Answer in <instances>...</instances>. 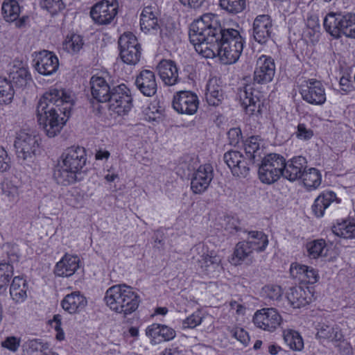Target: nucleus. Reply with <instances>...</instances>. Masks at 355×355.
<instances>
[{
    "mask_svg": "<svg viewBox=\"0 0 355 355\" xmlns=\"http://www.w3.org/2000/svg\"><path fill=\"white\" fill-rule=\"evenodd\" d=\"M213 178L214 169L211 164H206L200 166L192 175L191 190L196 194L204 193L209 188Z\"/></svg>",
    "mask_w": 355,
    "mask_h": 355,
    "instance_id": "obj_13",
    "label": "nucleus"
},
{
    "mask_svg": "<svg viewBox=\"0 0 355 355\" xmlns=\"http://www.w3.org/2000/svg\"><path fill=\"white\" fill-rule=\"evenodd\" d=\"M86 163L87 154L83 147L67 148L60 156L53 177L58 184H72L77 181V175L80 173Z\"/></svg>",
    "mask_w": 355,
    "mask_h": 355,
    "instance_id": "obj_3",
    "label": "nucleus"
},
{
    "mask_svg": "<svg viewBox=\"0 0 355 355\" xmlns=\"http://www.w3.org/2000/svg\"><path fill=\"white\" fill-rule=\"evenodd\" d=\"M205 98L209 105L218 106L224 100L222 87L216 83V80H210L207 85Z\"/></svg>",
    "mask_w": 355,
    "mask_h": 355,
    "instance_id": "obj_35",
    "label": "nucleus"
},
{
    "mask_svg": "<svg viewBox=\"0 0 355 355\" xmlns=\"http://www.w3.org/2000/svg\"><path fill=\"white\" fill-rule=\"evenodd\" d=\"M146 334L155 342L171 340L175 336V331L164 324L153 323L146 329Z\"/></svg>",
    "mask_w": 355,
    "mask_h": 355,
    "instance_id": "obj_31",
    "label": "nucleus"
},
{
    "mask_svg": "<svg viewBox=\"0 0 355 355\" xmlns=\"http://www.w3.org/2000/svg\"><path fill=\"white\" fill-rule=\"evenodd\" d=\"M109 110L118 115L127 114L132 107V97L125 84L114 86L108 96Z\"/></svg>",
    "mask_w": 355,
    "mask_h": 355,
    "instance_id": "obj_8",
    "label": "nucleus"
},
{
    "mask_svg": "<svg viewBox=\"0 0 355 355\" xmlns=\"http://www.w3.org/2000/svg\"><path fill=\"white\" fill-rule=\"evenodd\" d=\"M279 350H281V347L279 346L275 345H270L268 346V352L272 355L277 354Z\"/></svg>",
    "mask_w": 355,
    "mask_h": 355,
    "instance_id": "obj_62",
    "label": "nucleus"
},
{
    "mask_svg": "<svg viewBox=\"0 0 355 355\" xmlns=\"http://www.w3.org/2000/svg\"><path fill=\"white\" fill-rule=\"evenodd\" d=\"M264 295L272 300H278L281 298L283 293L282 288L277 285H266L263 288Z\"/></svg>",
    "mask_w": 355,
    "mask_h": 355,
    "instance_id": "obj_48",
    "label": "nucleus"
},
{
    "mask_svg": "<svg viewBox=\"0 0 355 355\" xmlns=\"http://www.w3.org/2000/svg\"><path fill=\"white\" fill-rule=\"evenodd\" d=\"M4 193L7 196L11 197L12 200H15L18 195L17 189L16 187H12L10 190H4Z\"/></svg>",
    "mask_w": 355,
    "mask_h": 355,
    "instance_id": "obj_60",
    "label": "nucleus"
},
{
    "mask_svg": "<svg viewBox=\"0 0 355 355\" xmlns=\"http://www.w3.org/2000/svg\"><path fill=\"white\" fill-rule=\"evenodd\" d=\"M9 282L10 280L8 279L0 278V293L6 291Z\"/></svg>",
    "mask_w": 355,
    "mask_h": 355,
    "instance_id": "obj_61",
    "label": "nucleus"
},
{
    "mask_svg": "<svg viewBox=\"0 0 355 355\" xmlns=\"http://www.w3.org/2000/svg\"><path fill=\"white\" fill-rule=\"evenodd\" d=\"M221 262V259L214 251L209 250V256L202 261L200 268L205 271H210L218 268Z\"/></svg>",
    "mask_w": 355,
    "mask_h": 355,
    "instance_id": "obj_47",
    "label": "nucleus"
},
{
    "mask_svg": "<svg viewBox=\"0 0 355 355\" xmlns=\"http://www.w3.org/2000/svg\"><path fill=\"white\" fill-rule=\"evenodd\" d=\"M221 9L230 15H237L242 12L247 6L246 0H219Z\"/></svg>",
    "mask_w": 355,
    "mask_h": 355,
    "instance_id": "obj_44",
    "label": "nucleus"
},
{
    "mask_svg": "<svg viewBox=\"0 0 355 355\" xmlns=\"http://www.w3.org/2000/svg\"><path fill=\"white\" fill-rule=\"evenodd\" d=\"M110 155V154L109 151L100 149L96 151V155H95V158L97 160H102L103 159H107L109 158Z\"/></svg>",
    "mask_w": 355,
    "mask_h": 355,
    "instance_id": "obj_59",
    "label": "nucleus"
},
{
    "mask_svg": "<svg viewBox=\"0 0 355 355\" xmlns=\"http://www.w3.org/2000/svg\"><path fill=\"white\" fill-rule=\"evenodd\" d=\"M28 285L25 279L15 277L10 287V295L12 300L17 303H22L27 298Z\"/></svg>",
    "mask_w": 355,
    "mask_h": 355,
    "instance_id": "obj_33",
    "label": "nucleus"
},
{
    "mask_svg": "<svg viewBox=\"0 0 355 355\" xmlns=\"http://www.w3.org/2000/svg\"><path fill=\"white\" fill-rule=\"evenodd\" d=\"M157 69L160 78L166 85L172 86L178 82V69L174 61L162 60L159 62Z\"/></svg>",
    "mask_w": 355,
    "mask_h": 355,
    "instance_id": "obj_25",
    "label": "nucleus"
},
{
    "mask_svg": "<svg viewBox=\"0 0 355 355\" xmlns=\"http://www.w3.org/2000/svg\"><path fill=\"white\" fill-rule=\"evenodd\" d=\"M89 83L93 98L98 102L106 103L112 90L106 80L102 77L93 76Z\"/></svg>",
    "mask_w": 355,
    "mask_h": 355,
    "instance_id": "obj_28",
    "label": "nucleus"
},
{
    "mask_svg": "<svg viewBox=\"0 0 355 355\" xmlns=\"http://www.w3.org/2000/svg\"><path fill=\"white\" fill-rule=\"evenodd\" d=\"M19 340L16 337H8L4 341L2 342V347L12 351L16 352L19 346Z\"/></svg>",
    "mask_w": 355,
    "mask_h": 355,
    "instance_id": "obj_57",
    "label": "nucleus"
},
{
    "mask_svg": "<svg viewBox=\"0 0 355 355\" xmlns=\"http://www.w3.org/2000/svg\"><path fill=\"white\" fill-rule=\"evenodd\" d=\"M74 101L71 92L60 87H51L40 98L37 105V121L49 137L60 132L68 121Z\"/></svg>",
    "mask_w": 355,
    "mask_h": 355,
    "instance_id": "obj_2",
    "label": "nucleus"
},
{
    "mask_svg": "<svg viewBox=\"0 0 355 355\" xmlns=\"http://www.w3.org/2000/svg\"><path fill=\"white\" fill-rule=\"evenodd\" d=\"M306 249L309 257L312 259H317L327 255L326 242L323 239L314 240L306 244Z\"/></svg>",
    "mask_w": 355,
    "mask_h": 355,
    "instance_id": "obj_46",
    "label": "nucleus"
},
{
    "mask_svg": "<svg viewBox=\"0 0 355 355\" xmlns=\"http://www.w3.org/2000/svg\"><path fill=\"white\" fill-rule=\"evenodd\" d=\"M199 101L197 95L190 91H180L174 96L172 101L173 109L182 114L192 115L198 108Z\"/></svg>",
    "mask_w": 355,
    "mask_h": 355,
    "instance_id": "obj_11",
    "label": "nucleus"
},
{
    "mask_svg": "<svg viewBox=\"0 0 355 355\" xmlns=\"http://www.w3.org/2000/svg\"><path fill=\"white\" fill-rule=\"evenodd\" d=\"M309 293L301 286L289 288L286 297L294 309H300L308 304L310 301Z\"/></svg>",
    "mask_w": 355,
    "mask_h": 355,
    "instance_id": "obj_34",
    "label": "nucleus"
},
{
    "mask_svg": "<svg viewBox=\"0 0 355 355\" xmlns=\"http://www.w3.org/2000/svg\"><path fill=\"white\" fill-rule=\"evenodd\" d=\"M232 336L239 340L244 345H247L249 343V336L244 329L241 328H235L232 331Z\"/></svg>",
    "mask_w": 355,
    "mask_h": 355,
    "instance_id": "obj_54",
    "label": "nucleus"
},
{
    "mask_svg": "<svg viewBox=\"0 0 355 355\" xmlns=\"http://www.w3.org/2000/svg\"><path fill=\"white\" fill-rule=\"evenodd\" d=\"M196 51L206 58L218 56L225 64L235 63L240 58L245 40L234 28H225L211 13L192 22L189 33Z\"/></svg>",
    "mask_w": 355,
    "mask_h": 355,
    "instance_id": "obj_1",
    "label": "nucleus"
},
{
    "mask_svg": "<svg viewBox=\"0 0 355 355\" xmlns=\"http://www.w3.org/2000/svg\"><path fill=\"white\" fill-rule=\"evenodd\" d=\"M300 93L302 99L311 105H321L326 101L325 88L316 79H309L302 83L300 87Z\"/></svg>",
    "mask_w": 355,
    "mask_h": 355,
    "instance_id": "obj_10",
    "label": "nucleus"
},
{
    "mask_svg": "<svg viewBox=\"0 0 355 355\" xmlns=\"http://www.w3.org/2000/svg\"><path fill=\"white\" fill-rule=\"evenodd\" d=\"M10 158L7 151L0 146V173L8 171L10 168Z\"/></svg>",
    "mask_w": 355,
    "mask_h": 355,
    "instance_id": "obj_52",
    "label": "nucleus"
},
{
    "mask_svg": "<svg viewBox=\"0 0 355 355\" xmlns=\"http://www.w3.org/2000/svg\"><path fill=\"white\" fill-rule=\"evenodd\" d=\"M223 159L234 175L245 178L248 174L250 164L243 159L240 152L230 150L224 154Z\"/></svg>",
    "mask_w": 355,
    "mask_h": 355,
    "instance_id": "obj_18",
    "label": "nucleus"
},
{
    "mask_svg": "<svg viewBox=\"0 0 355 355\" xmlns=\"http://www.w3.org/2000/svg\"><path fill=\"white\" fill-rule=\"evenodd\" d=\"M231 306L232 308L234 309V306L236 307V313L240 314V313H243V311H244V307L241 305V304H237L236 302H234V303H231Z\"/></svg>",
    "mask_w": 355,
    "mask_h": 355,
    "instance_id": "obj_63",
    "label": "nucleus"
},
{
    "mask_svg": "<svg viewBox=\"0 0 355 355\" xmlns=\"http://www.w3.org/2000/svg\"><path fill=\"white\" fill-rule=\"evenodd\" d=\"M316 338L321 342H338L343 340V335L337 324L322 323L317 327Z\"/></svg>",
    "mask_w": 355,
    "mask_h": 355,
    "instance_id": "obj_29",
    "label": "nucleus"
},
{
    "mask_svg": "<svg viewBox=\"0 0 355 355\" xmlns=\"http://www.w3.org/2000/svg\"><path fill=\"white\" fill-rule=\"evenodd\" d=\"M12 84L6 77H0V104H9L14 97Z\"/></svg>",
    "mask_w": 355,
    "mask_h": 355,
    "instance_id": "obj_45",
    "label": "nucleus"
},
{
    "mask_svg": "<svg viewBox=\"0 0 355 355\" xmlns=\"http://www.w3.org/2000/svg\"><path fill=\"white\" fill-rule=\"evenodd\" d=\"M26 347L31 352H40L43 354L45 350L49 349V345L42 342L40 339H33L26 343Z\"/></svg>",
    "mask_w": 355,
    "mask_h": 355,
    "instance_id": "obj_49",
    "label": "nucleus"
},
{
    "mask_svg": "<svg viewBox=\"0 0 355 355\" xmlns=\"http://www.w3.org/2000/svg\"><path fill=\"white\" fill-rule=\"evenodd\" d=\"M244 149L250 165L260 162L265 155L262 141L259 136H252L248 138L245 142Z\"/></svg>",
    "mask_w": 355,
    "mask_h": 355,
    "instance_id": "obj_24",
    "label": "nucleus"
},
{
    "mask_svg": "<svg viewBox=\"0 0 355 355\" xmlns=\"http://www.w3.org/2000/svg\"><path fill=\"white\" fill-rule=\"evenodd\" d=\"M40 137L33 132L24 130L17 133L14 146L18 161L22 165L29 166L40 148Z\"/></svg>",
    "mask_w": 355,
    "mask_h": 355,
    "instance_id": "obj_6",
    "label": "nucleus"
},
{
    "mask_svg": "<svg viewBox=\"0 0 355 355\" xmlns=\"http://www.w3.org/2000/svg\"><path fill=\"white\" fill-rule=\"evenodd\" d=\"M336 196L333 191H327L319 195L312 205V211L317 217H322L324 210L336 199Z\"/></svg>",
    "mask_w": 355,
    "mask_h": 355,
    "instance_id": "obj_36",
    "label": "nucleus"
},
{
    "mask_svg": "<svg viewBox=\"0 0 355 355\" xmlns=\"http://www.w3.org/2000/svg\"><path fill=\"white\" fill-rule=\"evenodd\" d=\"M80 259L77 256L65 254L55 265L54 273L59 277H70L79 268Z\"/></svg>",
    "mask_w": 355,
    "mask_h": 355,
    "instance_id": "obj_26",
    "label": "nucleus"
},
{
    "mask_svg": "<svg viewBox=\"0 0 355 355\" xmlns=\"http://www.w3.org/2000/svg\"><path fill=\"white\" fill-rule=\"evenodd\" d=\"M202 317L199 312L193 313L182 322V328L193 329L202 322Z\"/></svg>",
    "mask_w": 355,
    "mask_h": 355,
    "instance_id": "obj_51",
    "label": "nucleus"
},
{
    "mask_svg": "<svg viewBox=\"0 0 355 355\" xmlns=\"http://www.w3.org/2000/svg\"><path fill=\"white\" fill-rule=\"evenodd\" d=\"M118 5L114 1H101L92 8L90 15L99 24H110L117 14Z\"/></svg>",
    "mask_w": 355,
    "mask_h": 355,
    "instance_id": "obj_14",
    "label": "nucleus"
},
{
    "mask_svg": "<svg viewBox=\"0 0 355 355\" xmlns=\"http://www.w3.org/2000/svg\"><path fill=\"white\" fill-rule=\"evenodd\" d=\"M296 134L299 139L304 140L311 139L313 135V131L311 129L307 128L304 123H300L297 125V131Z\"/></svg>",
    "mask_w": 355,
    "mask_h": 355,
    "instance_id": "obj_56",
    "label": "nucleus"
},
{
    "mask_svg": "<svg viewBox=\"0 0 355 355\" xmlns=\"http://www.w3.org/2000/svg\"><path fill=\"white\" fill-rule=\"evenodd\" d=\"M83 37L80 35L72 33L67 35L62 42V49L69 53L75 54L83 49Z\"/></svg>",
    "mask_w": 355,
    "mask_h": 355,
    "instance_id": "obj_40",
    "label": "nucleus"
},
{
    "mask_svg": "<svg viewBox=\"0 0 355 355\" xmlns=\"http://www.w3.org/2000/svg\"><path fill=\"white\" fill-rule=\"evenodd\" d=\"M34 61L35 69L44 76L53 74L59 67L58 58L51 51L46 50L40 51Z\"/></svg>",
    "mask_w": 355,
    "mask_h": 355,
    "instance_id": "obj_17",
    "label": "nucleus"
},
{
    "mask_svg": "<svg viewBox=\"0 0 355 355\" xmlns=\"http://www.w3.org/2000/svg\"><path fill=\"white\" fill-rule=\"evenodd\" d=\"M205 0H180V3L189 8L197 9L200 8Z\"/></svg>",
    "mask_w": 355,
    "mask_h": 355,
    "instance_id": "obj_58",
    "label": "nucleus"
},
{
    "mask_svg": "<svg viewBox=\"0 0 355 355\" xmlns=\"http://www.w3.org/2000/svg\"><path fill=\"white\" fill-rule=\"evenodd\" d=\"M104 301L112 311L126 316L137 309L140 297L132 287L116 284L106 291Z\"/></svg>",
    "mask_w": 355,
    "mask_h": 355,
    "instance_id": "obj_4",
    "label": "nucleus"
},
{
    "mask_svg": "<svg viewBox=\"0 0 355 355\" xmlns=\"http://www.w3.org/2000/svg\"><path fill=\"white\" fill-rule=\"evenodd\" d=\"M290 272L293 278L306 284H315L319 279L318 271L305 265L293 263L291 266Z\"/></svg>",
    "mask_w": 355,
    "mask_h": 355,
    "instance_id": "obj_27",
    "label": "nucleus"
},
{
    "mask_svg": "<svg viewBox=\"0 0 355 355\" xmlns=\"http://www.w3.org/2000/svg\"><path fill=\"white\" fill-rule=\"evenodd\" d=\"M304 185L309 189H315L321 184V174L320 171L315 168L305 169L303 175H302Z\"/></svg>",
    "mask_w": 355,
    "mask_h": 355,
    "instance_id": "obj_41",
    "label": "nucleus"
},
{
    "mask_svg": "<svg viewBox=\"0 0 355 355\" xmlns=\"http://www.w3.org/2000/svg\"><path fill=\"white\" fill-rule=\"evenodd\" d=\"M283 338L286 344L293 351H301L304 348V341L300 334L293 329L283 331Z\"/></svg>",
    "mask_w": 355,
    "mask_h": 355,
    "instance_id": "obj_39",
    "label": "nucleus"
},
{
    "mask_svg": "<svg viewBox=\"0 0 355 355\" xmlns=\"http://www.w3.org/2000/svg\"><path fill=\"white\" fill-rule=\"evenodd\" d=\"M209 248L202 243H198L194 245L189 252V257L193 264L201 267L202 261L209 256Z\"/></svg>",
    "mask_w": 355,
    "mask_h": 355,
    "instance_id": "obj_43",
    "label": "nucleus"
},
{
    "mask_svg": "<svg viewBox=\"0 0 355 355\" xmlns=\"http://www.w3.org/2000/svg\"><path fill=\"white\" fill-rule=\"evenodd\" d=\"M87 304L86 298L80 292H73L67 295L61 302L63 309L70 314L81 311Z\"/></svg>",
    "mask_w": 355,
    "mask_h": 355,
    "instance_id": "obj_30",
    "label": "nucleus"
},
{
    "mask_svg": "<svg viewBox=\"0 0 355 355\" xmlns=\"http://www.w3.org/2000/svg\"><path fill=\"white\" fill-rule=\"evenodd\" d=\"M307 168V161L304 157L297 156L285 162L282 176L290 181L301 179Z\"/></svg>",
    "mask_w": 355,
    "mask_h": 355,
    "instance_id": "obj_21",
    "label": "nucleus"
},
{
    "mask_svg": "<svg viewBox=\"0 0 355 355\" xmlns=\"http://www.w3.org/2000/svg\"><path fill=\"white\" fill-rule=\"evenodd\" d=\"M272 22L268 15L256 17L252 24V36L260 44H265L272 36Z\"/></svg>",
    "mask_w": 355,
    "mask_h": 355,
    "instance_id": "obj_16",
    "label": "nucleus"
},
{
    "mask_svg": "<svg viewBox=\"0 0 355 355\" xmlns=\"http://www.w3.org/2000/svg\"><path fill=\"white\" fill-rule=\"evenodd\" d=\"M120 56L128 64H136L141 55V49L137 37L132 33H125L119 39Z\"/></svg>",
    "mask_w": 355,
    "mask_h": 355,
    "instance_id": "obj_9",
    "label": "nucleus"
},
{
    "mask_svg": "<svg viewBox=\"0 0 355 355\" xmlns=\"http://www.w3.org/2000/svg\"><path fill=\"white\" fill-rule=\"evenodd\" d=\"M331 231L335 235L344 239L355 238V218L338 223L332 227Z\"/></svg>",
    "mask_w": 355,
    "mask_h": 355,
    "instance_id": "obj_38",
    "label": "nucleus"
},
{
    "mask_svg": "<svg viewBox=\"0 0 355 355\" xmlns=\"http://www.w3.org/2000/svg\"><path fill=\"white\" fill-rule=\"evenodd\" d=\"M259 162L256 163L259 166V177L260 180L266 184H271L277 181L283 173L285 159L283 156L270 153L264 155Z\"/></svg>",
    "mask_w": 355,
    "mask_h": 355,
    "instance_id": "obj_7",
    "label": "nucleus"
},
{
    "mask_svg": "<svg viewBox=\"0 0 355 355\" xmlns=\"http://www.w3.org/2000/svg\"><path fill=\"white\" fill-rule=\"evenodd\" d=\"M31 77L26 67L22 65L21 62H17L10 69L8 73V81L17 87H25Z\"/></svg>",
    "mask_w": 355,
    "mask_h": 355,
    "instance_id": "obj_32",
    "label": "nucleus"
},
{
    "mask_svg": "<svg viewBox=\"0 0 355 355\" xmlns=\"http://www.w3.org/2000/svg\"><path fill=\"white\" fill-rule=\"evenodd\" d=\"M259 94V92L251 85H246L238 89L237 98L247 112L253 114L256 107L260 106Z\"/></svg>",
    "mask_w": 355,
    "mask_h": 355,
    "instance_id": "obj_20",
    "label": "nucleus"
},
{
    "mask_svg": "<svg viewBox=\"0 0 355 355\" xmlns=\"http://www.w3.org/2000/svg\"><path fill=\"white\" fill-rule=\"evenodd\" d=\"M241 130L239 128H231L227 132L229 144L231 146H236L241 139Z\"/></svg>",
    "mask_w": 355,
    "mask_h": 355,
    "instance_id": "obj_53",
    "label": "nucleus"
},
{
    "mask_svg": "<svg viewBox=\"0 0 355 355\" xmlns=\"http://www.w3.org/2000/svg\"><path fill=\"white\" fill-rule=\"evenodd\" d=\"M253 251L254 250L246 240L239 242L236 245L233 253L232 261L234 264H239L241 261L250 257Z\"/></svg>",
    "mask_w": 355,
    "mask_h": 355,
    "instance_id": "obj_42",
    "label": "nucleus"
},
{
    "mask_svg": "<svg viewBox=\"0 0 355 355\" xmlns=\"http://www.w3.org/2000/svg\"><path fill=\"white\" fill-rule=\"evenodd\" d=\"M13 266L9 263H0V278L8 279L10 280L13 275Z\"/></svg>",
    "mask_w": 355,
    "mask_h": 355,
    "instance_id": "obj_55",
    "label": "nucleus"
},
{
    "mask_svg": "<svg viewBox=\"0 0 355 355\" xmlns=\"http://www.w3.org/2000/svg\"><path fill=\"white\" fill-rule=\"evenodd\" d=\"M135 85L144 96H153L157 90L155 73L149 69L142 70L136 77Z\"/></svg>",
    "mask_w": 355,
    "mask_h": 355,
    "instance_id": "obj_19",
    "label": "nucleus"
},
{
    "mask_svg": "<svg viewBox=\"0 0 355 355\" xmlns=\"http://www.w3.org/2000/svg\"><path fill=\"white\" fill-rule=\"evenodd\" d=\"M324 27L336 39L342 35L355 39V14L330 12L324 19Z\"/></svg>",
    "mask_w": 355,
    "mask_h": 355,
    "instance_id": "obj_5",
    "label": "nucleus"
},
{
    "mask_svg": "<svg viewBox=\"0 0 355 355\" xmlns=\"http://www.w3.org/2000/svg\"><path fill=\"white\" fill-rule=\"evenodd\" d=\"M282 317L275 309H262L253 318L254 324L265 331H273L279 326Z\"/></svg>",
    "mask_w": 355,
    "mask_h": 355,
    "instance_id": "obj_15",
    "label": "nucleus"
},
{
    "mask_svg": "<svg viewBox=\"0 0 355 355\" xmlns=\"http://www.w3.org/2000/svg\"><path fill=\"white\" fill-rule=\"evenodd\" d=\"M159 11L157 6L149 5L145 6L140 15V26L142 31L148 33L150 31H157L159 28L158 17Z\"/></svg>",
    "mask_w": 355,
    "mask_h": 355,
    "instance_id": "obj_23",
    "label": "nucleus"
},
{
    "mask_svg": "<svg viewBox=\"0 0 355 355\" xmlns=\"http://www.w3.org/2000/svg\"><path fill=\"white\" fill-rule=\"evenodd\" d=\"M168 309L166 307H158L155 310V313L159 315H164L167 313Z\"/></svg>",
    "mask_w": 355,
    "mask_h": 355,
    "instance_id": "obj_64",
    "label": "nucleus"
},
{
    "mask_svg": "<svg viewBox=\"0 0 355 355\" xmlns=\"http://www.w3.org/2000/svg\"><path fill=\"white\" fill-rule=\"evenodd\" d=\"M41 6L51 14H55L63 8L62 0H42Z\"/></svg>",
    "mask_w": 355,
    "mask_h": 355,
    "instance_id": "obj_50",
    "label": "nucleus"
},
{
    "mask_svg": "<svg viewBox=\"0 0 355 355\" xmlns=\"http://www.w3.org/2000/svg\"><path fill=\"white\" fill-rule=\"evenodd\" d=\"M246 241L254 251L263 252L268 245V236L261 231H250Z\"/></svg>",
    "mask_w": 355,
    "mask_h": 355,
    "instance_id": "obj_37",
    "label": "nucleus"
},
{
    "mask_svg": "<svg viewBox=\"0 0 355 355\" xmlns=\"http://www.w3.org/2000/svg\"><path fill=\"white\" fill-rule=\"evenodd\" d=\"M275 74V63L271 57L262 55L257 58L254 71V80L258 84L270 83Z\"/></svg>",
    "mask_w": 355,
    "mask_h": 355,
    "instance_id": "obj_12",
    "label": "nucleus"
},
{
    "mask_svg": "<svg viewBox=\"0 0 355 355\" xmlns=\"http://www.w3.org/2000/svg\"><path fill=\"white\" fill-rule=\"evenodd\" d=\"M1 11L3 19L8 22H15L17 28L25 26L28 19V16H22L19 18L20 6L15 0H7L3 1L1 6Z\"/></svg>",
    "mask_w": 355,
    "mask_h": 355,
    "instance_id": "obj_22",
    "label": "nucleus"
}]
</instances>
